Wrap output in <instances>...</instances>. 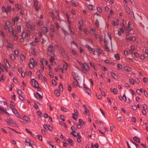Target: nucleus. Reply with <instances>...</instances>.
<instances>
[{
	"label": "nucleus",
	"mask_w": 148,
	"mask_h": 148,
	"mask_svg": "<svg viewBox=\"0 0 148 148\" xmlns=\"http://www.w3.org/2000/svg\"><path fill=\"white\" fill-rule=\"evenodd\" d=\"M31 83L32 84V85L34 88H36L37 86H37H38V83L36 82V80L34 79H31Z\"/></svg>",
	"instance_id": "1"
},
{
	"label": "nucleus",
	"mask_w": 148,
	"mask_h": 148,
	"mask_svg": "<svg viewBox=\"0 0 148 148\" xmlns=\"http://www.w3.org/2000/svg\"><path fill=\"white\" fill-rule=\"evenodd\" d=\"M71 75L73 77V78L76 81L77 84H78V82L76 79V78H77L78 77V74L74 72H72L71 73Z\"/></svg>",
	"instance_id": "2"
},
{
	"label": "nucleus",
	"mask_w": 148,
	"mask_h": 148,
	"mask_svg": "<svg viewBox=\"0 0 148 148\" xmlns=\"http://www.w3.org/2000/svg\"><path fill=\"white\" fill-rule=\"evenodd\" d=\"M38 2L37 0H35L34 5V7H35L36 11H38V9L40 8V7L39 6L37 7L38 5Z\"/></svg>",
	"instance_id": "3"
},
{
	"label": "nucleus",
	"mask_w": 148,
	"mask_h": 148,
	"mask_svg": "<svg viewBox=\"0 0 148 148\" xmlns=\"http://www.w3.org/2000/svg\"><path fill=\"white\" fill-rule=\"evenodd\" d=\"M5 121L9 125H10L11 123L13 124L15 121L14 120H12L10 118H9L8 120H7L6 119H5Z\"/></svg>",
	"instance_id": "4"
},
{
	"label": "nucleus",
	"mask_w": 148,
	"mask_h": 148,
	"mask_svg": "<svg viewBox=\"0 0 148 148\" xmlns=\"http://www.w3.org/2000/svg\"><path fill=\"white\" fill-rule=\"evenodd\" d=\"M125 39L127 40H130V41H135L136 40V38L134 36H132V37L130 36L129 37H126Z\"/></svg>",
	"instance_id": "5"
},
{
	"label": "nucleus",
	"mask_w": 148,
	"mask_h": 148,
	"mask_svg": "<svg viewBox=\"0 0 148 148\" xmlns=\"http://www.w3.org/2000/svg\"><path fill=\"white\" fill-rule=\"evenodd\" d=\"M83 67L84 69H86L88 71L89 70L90 68L88 64L86 63H84L83 64Z\"/></svg>",
	"instance_id": "6"
},
{
	"label": "nucleus",
	"mask_w": 148,
	"mask_h": 148,
	"mask_svg": "<svg viewBox=\"0 0 148 148\" xmlns=\"http://www.w3.org/2000/svg\"><path fill=\"white\" fill-rule=\"evenodd\" d=\"M41 30L44 34H46L48 32V29L45 27H43L41 28Z\"/></svg>",
	"instance_id": "7"
},
{
	"label": "nucleus",
	"mask_w": 148,
	"mask_h": 148,
	"mask_svg": "<svg viewBox=\"0 0 148 148\" xmlns=\"http://www.w3.org/2000/svg\"><path fill=\"white\" fill-rule=\"evenodd\" d=\"M22 119L28 123H29L30 122V120L29 117L26 116H24L22 118Z\"/></svg>",
	"instance_id": "8"
},
{
	"label": "nucleus",
	"mask_w": 148,
	"mask_h": 148,
	"mask_svg": "<svg viewBox=\"0 0 148 148\" xmlns=\"http://www.w3.org/2000/svg\"><path fill=\"white\" fill-rule=\"evenodd\" d=\"M84 88H85V92L88 94V95H90V89L88 88H87L85 86H84Z\"/></svg>",
	"instance_id": "9"
},
{
	"label": "nucleus",
	"mask_w": 148,
	"mask_h": 148,
	"mask_svg": "<svg viewBox=\"0 0 148 148\" xmlns=\"http://www.w3.org/2000/svg\"><path fill=\"white\" fill-rule=\"evenodd\" d=\"M4 61L6 67L8 68H10V66L7 60V59H5L4 60Z\"/></svg>",
	"instance_id": "10"
},
{
	"label": "nucleus",
	"mask_w": 148,
	"mask_h": 148,
	"mask_svg": "<svg viewBox=\"0 0 148 148\" xmlns=\"http://www.w3.org/2000/svg\"><path fill=\"white\" fill-rule=\"evenodd\" d=\"M86 47L90 51H92L93 52H95V50L94 49L90 47L89 45H86Z\"/></svg>",
	"instance_id": "11"
},
{
	"label": "nucleus",
	"mask_w": 148,
	"mask_h": 148,
	"mask_svg": "<svg viewBox=\"0 0 148 148\" xmlns=\"http://www.w3.org/2000/svg\"><path fill=\"white\" fill-rule=\"evenodd\" d=\"M96 51L97 55L98 56H99L100 54H101L102 52L101 49L100 48L96 49Z\"/></svg>",
	"instance_id": "12"
},
{
	"label": "nucleus",
	"mask_w": 148,
	"mask_h": 148,
	"mask_svg": "<svg viewBox=\"0 0 148 148\" xmlns=\"http://www.w3.org/2000/svg\"><path fill=\"white\" fill-rule=\"evenodd\" d=\"M53 47L51 45H49L47 48V51L52 52L53 51Z\"/></svg>",
	"instance_id": "13"
},
{
	"label": "nucleus",
	"mask_w": 148,
	"mask_h": 148,
	"mask_svg": "<svg viewBox=\"0 0 148 148\" xmlns=\"http://www.w3.org/2000/svg\"><path fill=\"white\" fill-rule=\"evenodd\" d=\"M88 7V9L91 10H94L95 9V6L91 5H89Z\"/></svg>",
	"instance_id": "14"
},
{
	"label": "nucleus",
	"mask_w": 148,
	"mask_h": 148,
	"mask_svg": "<svg viewBox=\"0 0 148 148\" xmlns=\"http://www.w3.org/2000/svg\"><path fill=\"white\" fill-rule=\"evenodd\" d=\"M133 140L137 143H140V140L138 137L136 136H135L133 138Z\"/></svg>",
	"instance_id": "15"
},
{
	"label": "nucleus",
	"mask_w": 148,
	"mask_h": 148,
	"mask_svg": "<svg viewBox=\"0 0 148 148\" xmlns=\"http://www.w3.org/2000/svg\"><path fill=\"white\" fill-rule=\"evenodd\" d=\"M64 140L67 141L71 145H72L73 144V142L72 140L69 138L67 140L64 139Z\"/></svg>",
	"instance_id": "16"
},
{
	"label": "nucleus",
	"mask_w": 148,
	"mask_h": 148,
	"mask_svg": "<svg viewBox=\"0 0 148 148\" xmlns=\"http://www.w3.org/2000/svg\"><path fill=\"white\" fill-rule=\"evenodd\" d=\"M124 70L127 72H130L131 71L132 69L130 67L128 66H125L124 67Z\"/></svg>",
	"instance_id": "17"
},
{
	"label": "nucleus",
	"mask_w": 148,
	"mask_h": 148,
	"mask_svg": "<svg viewBox=\"0 0 148 148\" xmlns=\"http://www.w3.org/2000/svg\"><path fill=\"white\" fill-rule=\"evenodd\" d=\"M54 93L57 97L59 96L60 95V92L57 89L55 90Z\"/></svg>",
	"instance_id": "18"
},
{
	"label": "nucleus",
	"mask_w": 148,
	"mask_h": 148,
	"mask_svg": "<svg viewBox=\"0 0 148 148\" xmlns=\"http://www.w3.org/2000/svg\"><path fill=\"white\" fill-rule=\"evenodd\" d=\"M56 14L57 15L56 16V18L57 20H59V21H60V18H59V12L58 11H56Z\"/></svg>",
	"instance_id": "19"
},
{
	"label": "nucleus",
	"mask_w": 148,
	"mask_h": 148,
	"mask_svg": "<svg viewBox=\"0 0 148 148\" xmlns=\"http://www.w3.org/2000/svg\"><path fill=\"white\" fill-rule=\"evenodd\" d=\"M13 45L12 44H11L10 42L8 43L7 45L6 46V47L7 48H10L12 49L13 48Z\"/></svg>",
	"instance_id": "20"
},
{
	"label": "nucleus",
	"mask_w": 148,
	"mask_h": 148,
	"mask_svg": "<svg viewBox=\"0 0 148 148\" xmlns=\"http://www.w3.org/2000/svg\"><path fill=\"white\" fill-rule=\"evenodd\" d=\"M144 90L143 88H140V89H138L136 90V92L138 94H140V92H143Z\"/></svg>",
	"instance_id": "21"
},
{
	"label": "nucleus",
	"mask_w": 148,
	"mask_h": 148,
	"mask_svg": "<svg viewBox=\"0 0 148 148\" xmlns=\"http://www.w3.org/2000/svg\"><path fill=\"white\" fill-rule=\"evenodd\" d=\"M79 121L81 125H84L85 124V123L81 119H79Z\"/></svg>",
	"instance_id": "22"
},
{
	"label": "nucleus",
	"mask_w": 148,
	"mask_h": 148,
	"mask_svg": "<svg viewBox=\"0 0 148 148\" xmlns=\"http://www.w3.org/2000/svg\"><path fill=\"white\" fill-rule=\"evenodd\" d=\"M95 26L97 27H98L99 26V21L98 19H96L95 23Z\"/></svg>",
	"instance_id": "23"
},
{
	"label": "nucleus",
	"mask_w": 148,
	"mask_h": 148,
	"mask_svg": "<svg viewBox=\"0 0 148 148\" xmlns=\"http://www.w3.org/2000/svg\"><path fill=\"white\" fill-rule=\"evenodd\" d=\"M13 81L16 84H18H18H19V83L18 82L17 79L15 77H14L13 79Z\"/></svg>",
	"instance_id": "24"
},
{
	"label": "nucleus",
	"mask_w": 148,
	"mask_h": 148,
	"mask_svg": "<svg viewBox=\"0 0 148 148\" xmlns=\"http://www.w3.org/2000/svg\"><path fill=\"white\" fill-rule=\"evenodd\" d=\"M112 88H110V90L112 92H113L114 94H116L117 93V90L116 89V88H114L112 91Z\"/></svg>",
	"instance_id": "25"
},
{
	"label": "nucleus",
	"mask_w": 148,
	"mask_h": 148,
	"mask_svg": "<svg viewBox=\"0 0 148 148\" xmlns=\"http://www.w3.org/2000/svg\"><path fill=\"white\" fill-rule=\"evenodd\" d=\"M119 21V20L118 19H116V22H115L114 21H112V22H113V24H114V25H119V23L118 22Z\"/></svg>",
	"instance_id": "26"
},
{
	"label": "nucleus",
	"mask_w": 148,
	"mask_h": 148,
	"mask_svg": "<svg viewBox=\"0 0 148 148\" xmlns=\"http://www.w3.org/2000/svg\"><path fill=\"white\" fill-rule=\"evenodd\" d=\"M125 9L127 13L130 14V13L131 11L129 7H126Z\"/></svg>",
	"instance_id": "27"
},
{
	"label": "nucleus",
	"mask_w": 148,
	"mask_h": 148,
	"mask_svg": "<svg viewBox=\"0 0 148 148\" xmlns=\"http://www.w3.org/2000/svg\"><path fill=\"white\" fill-rule=\"evenodd\" d=\"M62 55L63 57L65 59H69V56L65 54V53H62Z\"/></svg>",
	"instance_id": "28"
},
{
	"label": "nucleus",
	"mask_w": 148,
	"mask_h": 148,
	"mask_svg": "<svg viewBox=\"0 0 148 148\" xmlns=\"http://www.w3.org/2000/svg\"><path fill=\"white\" fill-rule=\"evenodd\" d=\"M115 58L118 60H120V58L118 54L116 53L114 55Z\"/></svg>",
	"instance_id": "29"
},
{
	"label": "nucleus",
	"mask_w": 148,
	"mask_h": 148,
	"mask_svg": "<svg viewBox=\"0 0 148 148\" xmlns=\"http://www.w3.org/2000/svg\"><path fill=\"white\" fill-rule=\"evenodd\" d=\"M60 109L61 110H62L64 112H67L68 111V110L67 109L62 106L61 107Z\"/></svg>",
	"instance_id": "30"
},
{
	"label": "nucleus",
	"mask_w": 148,
	"mask_h": 148,
	"mask_svg": "<svg viewBox=\"0 0 148 148\" xmlns=\"http://www.w3.org/2000/svg\"><path fill=\"white\" fill-rule=\"evenodd\" d=\"M37 25H38L40 26H42L43 25V22L42 21H39L37 23Z\"/></svg>",
	"instance_id": "31"
},
{
	"label": "nucleus",
	"mask_w": 148,
	"mask_h": 148,
	"mask_svg": "<svg viewBox=\"0 0 148 148\" xmlns=\"http://www.w3.org/2000/svg\"><path fill=\"white\" fill-rule=\"evenodd\" d=\"M17 29L18 33H20L21 32V26L20 25H18L17 27Z\"/></svg>",
	"instance_id": "32"
},
{
	"label": "nucleus",
	"mask_w": 148,
	"mask_h": 148,
	"mask_svg": "<svg viewBox=\"0 0 148 148\" xmlns=\"http://www.w3.org/2000/svg\"><path fill=\"white\" fill-rule=\"evenodd\" d=\"M78 116V115L74 113L73 114L72 118L74 120H76V119L77 118V116Z\"/></svg>",
	"instance_id": "33"
},
{
	"label": "nucleus",
	"mask_w": 148,
	"mask_h": 148,
	"mask_svg": "<svg viewBox=\"0 0 148 148\" xmlns=\"http://www.w3.org/2000/svg\"><path fill=\"white\" fill-rule=\"evenodd\" d=\"M129 81L130 84H134V80L133 79L131 78L129 79Z\"/></svg>",
	"instance_id": "34"
},
{
	"label": "nucleus",
	"mask_w": 148,
	"mask_h": 148,
	"mask_svg": "<svg viewBox=\"0 0 148 148\" xmlns=\"http://www.w3.org/2000/svg\"><path fill=\"white\" fill-rule=\"evenodd\" d=\"M29 66L31 69H32L34 68V65L33 63H28Z\"/></svg>",
	"instance_id": "35"
},
{
	"label": "nucleus",
	"mask_w": 148,
	"mask_h": 148,
	"mask_svg": "<svg viewBox=\"0 0 148 148\" xmlns=\"http://www.w3.org/2000/svg\"><path fill=\"white\" fill-rule=\"evenodd\" d=\"M110 75L114 79H116V78L115 77V76L116 75L115 73L111 72L110 74Z\"/></svg>",
	"instance_id": "36"
},
{
	"label": "nucleus",
	"mask_w": 148,
	"mask_h": 148,
	"mask_svg": "<svg viewBox=\"0 0 148 148\" xmlns=\"http://www.w3.org/2000/svg\"><path fill=\"white\" fill-rule=\"evenodd\" d=\"M25 73L26 75L27 76H30L31 75L32 73L31 72V71H25Z\"/></svg>",
	"instance_id": "37"
},
{
	"label": "nucleus",
	"mask_w": 148,
	"mask_h": 148,
	"mask_svg": "<svg viewBox=\"0 0 148 148\" xmlns=\"http://www.w3.org/2000/svg\"><path fill=\"white\" fill-rule=\"evenodd\" d=\"M8 31L10 33H12L14 30L13 29V28L11 26L9 27L8 29Z\"/></svg>",
	"instance_id": "38"
},
{
	"label": "nucleus",
	"mask_w": 148,
	"mask_h": 148,
	"mask_svg": "<svg viewBox=\"0 0 148 148\" xmlns=\"http://www.w3.org/2000/svg\"><path fill=\"white\" fill-rule=\"evenodd\" d=\"M58 88L60 90H61L62 91L63 90V87L62 85L61 84H60Z\"/></svg>",
	"instance_id": "39"
},
{
	"label": "nucleus",
	"mask_w": 148,
	"mask_h": 148,
	"mask_svg": "<svg viewBox=\"0 0 148 148\" xmlns=\"http://www.w3.org/2000/svg\"><path fill=\"white\" fill-rule=\"evenodd\" d=\"M117 68L119 69H121L122 68L121 64H118L117 65Z\"/></svg>",
	"instance_id": "40"
},
{
	"label": "nucleus",
	"mask_w": 148,
	"mask_h": 148,
	"mask_svg": "<svg viewBox=\"0 0 148 148\" xmlns=\"http://www.w3.org/2000/svg\"><path fill=\"white\" fill-rule=\"evenodd\" d=\"M104 49H106L107 50V51L108 52H109L110 51V50L109 49L107 45H105L104 46Z\"/></svg>",
	"instance_id": "41"
},
{
	"label": "nucleus",
	"mask_w": 148,
	"mask_h": 148,
	"mask_svg": "<svg viewBox=\"0 0 148 148\" xmlns=\"http://www.w3.org/2000/svg\"><path fill=\"white\" fill-rule=\"evenodd\" d=\"M7 11L8 13V12H11V8L9 6H7Z\"/></svg>",
	"instance_id": "42"
},
{
	"label": "nucleus",
	"mask_w": 148,
	"mask_h": 148,
	"mask_svg": "<svg viewBox=\"0 0 148 148\" xmlns=\"http://www.w3.org/2000/svg\"><path fill=\"white\" fill-rule=\"evenodd\" d=\"M21 36L23 38H25L26 37L25 33L23 32H22Z\"/></svg>",
	"instance_id": "43"
},
{
	"label": "nucleus",
	"mask_w": 148,
	"mask_h": 148,
	"mask_svg": "<svg viewBox=\"0 0 148 148\" xmlns=\"http://www.w3.org/2000/svg\"><path fill=\"white\" fill-rule=\"evenodd\" d=\"M52 83L53 85L54 86H56L57 84V83L56 81L54 79H52Z\"/></svg>",
	"instance_id": "44"
},
{
	"label": "nucleus",
	"mask_w": 148,
	"mask_h": 148,
	"mask_svg": "<svg viewBox=\"0 0 148 148\" xmlns=\"http://www.w3.org/2000/svg\"><path fill=\"white\" fill-rule=\"evenodd\" d=\"M55 59L54 57L52 56H51L49 59L50 62L51 63H53V61Z\"/></svg>",
	"instance_id": "45"
},
{
	"label": "nucleus",
	"mask_w": 148,
	"mask_h": 148,
	"mask_svg": "<svg viewBox=\"0 0 148 148\" xmlns=\"http://www.w3.org/2000/svg\"><path fill=\"white\" fill-rule=\"evenodd\" d=\"M12 110L14 114L18 112L17 110L14 108H13Z\"/></svg>",
	"instance_id": "46"
},
{
	"label": "nucleus",
	"mask_w": 148,
	"mask_h": 148,
	"mask_svg": "<svg viewBox=\"0 0 148 148\" xmlns=\"http://www.w3.org/2000/svg\"><path fill=\"white\" fill-rule=\"evenodd\" d=\"M2 11H3L4 12H5L6 13H7V10L6 9V8L5 7H4V6H3L2 7Z\"/></svg>",
	"instance_id": "47"
},
{
	"label": "nucleus",
	"mask_w": 148,
	"mask_h": 148,
	"mask_svg": "<svg viewBox=\"0 0 148 148\" xmlns=\"http://www.w3.org/2000/svg\"><path fill=\"white\" fill-rule=\"evenodd\" d=\"M37 138L40 141H42V137L40 135H37Z\"/></svg>",
	"instance_id": "48"
},
{
	"label": "nucleus",
	"mask_w": 148,
	"mask_h": 148,
	"mask_svg": "<svg viewBox=\"0 0 148 148\" xmlns=\"http://www.w3.org/2000/svg\"><path fill=\"white\" fill-rule=\"evenodd\" d=\"M50 29L52 32H54V27L53 25H51L50 26Z\"/></svg>",
	"instance_id": "49"
},
{
	"label": "nucleus",
	"mask_w": 148,
	"mask_h": 148,
	"mask_svg": "<svg viewBox=\"0 0 148 148\" xmlns=\"http://www.w3.org/2000/svg\"><path fill=\"white\" fill-rule=\"evenodd\" d=\"M90 64L91 66L92 67H93L94 69H95V65L94 64L92 63L91 62H90Z\"/></svg>",
	"instance_id": "50"
},
{
	"label": "nucleus",
	"mask_w": 148,
	"mask_h": 148,
	"mask_svg": "<svg viewBox=\"0 0 148 148\" xmlns=\"http://www.w3.org/2000/svg\"><path fill=\"white\" fill-rule=\"evenodd\" d=\"M16 91L17 92L18 94L19 95H20V94H21L22 92V91L21 90L19 89H18V88H17L16 89Z\"/></svg>",
	"instance_id": "51"
},
{
	"label": "nucleus",
	"mask_w": 148,
	"mask_h": 148,
	"mask_svg": "<svg viewBox=\"0 0 148 148\" xmlns=\"http://www.w3.org/2000/svg\"><path fill=\"white\" fill-rule=\"evenodd\" d=\"M79 24L80 25L83 26L84 25V23L83 21L82 20H80L79 21Z\"/></svg>",
	"instance_id": "52"
},
{
	"label": "nucleus",
	"mask_w": 148,
	"mask_h": 148,
	"mask_svg": "<svg viewBox=\"0 0 148 148\" xmlns=\"http://www.w3.org/2000/svg\"><path fill=\"white\" fill-rule=\"evenodd\" d=\"M134 82L137 83H139L140 82V81L138 78H136L135 79Z\"/></svg>",
	"instance_id": "53"
},
{
	"label": "nucleus",
	"mask_w": 148,
	"mask_h": 148,
	"mask_svg": "<svg viewBox=\"0 0 148 148\" xmlns=\"http://www.w3.org/2000/svg\"><path fill=\"white\" fill-rule=\"evenodd\" d=\"M49 75L51 78H53L54 77V76L52 72H49Z\"/></svg>",
	"instance_id": "54"
},
{
	"label": "nucleus",
	"mask_w": 148,
	"mask_h": 148,
	"mask_svg": "<svg viewBox=\"0 0 148 148\" xmlns=\"http://www.w3.org/2000/svg\"><path fill=\"white\" fill-rule=\"evenodd\" d=\"M72 84L74 87H76L77 86L76 83L75 82H73L72 83Z\"/></svg>",
	"instance_id": "55"
},
{
	"label": "nucleus",
	"mask_w": 148,
	"mask_h": 148,
	"mask_svg": "<svg viewBox=\"0 0 148 148\" xmlns=\"http://www.w3.org/2000/svg\"><path fill=\"white\" fill-rule=\"evenodd\" d=\"M140 58L141 60H144L145 59V56L143 55H140Z\"/></svg>",
	"instance_id": "56"
},
{
	"label": "nucleus",
	"mask_w": 148,
	"mask_h": 148,
	"mask_svg": "<svg viewBox=\"0 0 148 148\" xmlns=\"http://www.w3.org/2000/svg\"><path fill=\"white\" fill-rule=\"evenodd\" d=\"M33 107L35 109H36L38 108V106L36 102H34L33 105Z\"/></svg>",
	"instance_id": "57"
},
{
	"label": "nucleus",
	"mask_w": 148,
	"mask_h": 148,
	"mask_svg": "<svg viewBox=\"0 0 148 148\" xmlns=\"http://www.w3.org/2000/svg\"><path fill=\"white\" fill-rule=\"evenodd\" d=\"M62 30H63V33H64V34L66 36V35H69V34L68 32H66V31H65L64 29H62Z\"/></svg>",
	"instance_id": "58"
},
{
	"label": "nucleus",
	"mask_w": 148,
	"mask_h": 148,
	"mask_svg": "<svg viewBox=\"0 0 148 148\" xmlns=\"http://www.w3.org/2000/svg\"><path fill=\"white\" fill-rule=\"evenodd\" d=\"M12 34L14 36L16 35L17 33V31H16L14 30L12 32Z\"/></svg>",
	"instance_id": "59"
},
{
	"label": "nucleus",
	"mask_w": 148,
	"mask_h": 148,
	"mask_svg": "<svg viewBox=\"0 0 148 148\" xmlns=\"http://www.w3.org/2000/svg\"><path fill=\"white\" fill-rule=\"evenodd\" d=\"M45 60L44 58H42L40 60V62L41 63V64H43L44 62H45Z\"/></svg>",
	"instance_id": "60"
},
{
	"label": "nucleus",
	"mask_w": 148,
	"mask_h": 148,
	"mask_svg": "<svg viewBox=\"0 0 148 148\" xmlns=\"http://www.w3.org/2000/svg\"><path fill=\"white\" fill-rule=\"evenodd\" d=\"M96 96L97 97V98L99 99H101L102 98V97L100 95H97V94H96Z\"/></svg>",
	"instance_id": "61"
},
{
	"label": "nucleus",
	"mask_w": 148,
	"mask_h": 148,
	"mask_svg": "<svg viewBox=\"0 0 148 148\" xmlns=\"http://www.w3.org/2000/svg\"><path fill=\"white\" fill-rule=\"evenodd\" d=\"M76 125L77 126V128L79 129H81L82 127L81 125L79 123L77 124Z\"/></svg>",
	"instance_id": "62"
},
{
	"label": "nucleus",
	"mask_w": 148,
	"mask_h": 148,
	"mask_svg": "<svg viewBox=\"0 0 148 148\" xmlns=\"http://www.w3.org/2000/svg\"><path fill=\"white\" fill-rule=\"evenodd\" d=\"M14 114L17 117L19 118L20 119L21 118L20 115L18 112L16 113V114Z\"/></svg>",
	"instance_id": "63"
},
{
	"label": "nucleus",
	"mask_w": 148,
	"mask_h": 148,
	"mask_svg": "<svg viewBox=\"0 0 148 148\" xmlns=\"http://www.w3.org/2000/svg\"><path fill=\"white\" fill-rule=\"evenodd\" d=\"M144 95H145L147 98H148V94H147V92L145 90H144Z\"/></svg>",
	"instance_id": "64"
}]
</instances>
